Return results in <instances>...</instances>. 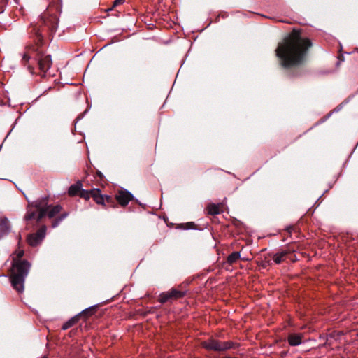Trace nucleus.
<instances>
[{
	"mask_svg": "<svg viewBox=\"0 0 358 358\" xmlns=\"http://www.w3.org/2000/svg\"><path fill=\"white\" fill-rule=\"evenodd\" d=\"M312 45V41L308 37L302 35L300 30L294 29L278 43L275 55L283 69H291L306 62Z\"/></svg>",
	"mask_w": 358,
	"mask_h": 358,
	"instance_id": "f257e3e1",
	"label": "nucleus"
},
{
	"mask_svg": "<svg viewBox=\"0 0 358 358\" xmlns=\"http://www.w3.org/2000/svg\"><path fill=\"white\" fill-rule=\"evenodd\" d=\"M35 46L27 48L23 54L22 64L27 66L31 74H38L44 77L50 69L52 61L50 55H45L40 48L43 43V36L42 31L38 29L35 32Z\"/></svg>",
	"mask_w": 358,
	"mask_h": 358,
	"instance_id": "f03ea898",
	"label": "nucleus"
},
{
	"mask_svg": "<svg viewBox=\"0 0 358 358\" xmlns=\"http://www.w3.org/2000/svg\"><path fill=\"white\" fill-rule=\"evenodd\" d=\"M23 249L18 248L13 254L12 266L9 276L13 288L19 294L24 292L25 278L31 268V263L26 259H21L24 256Z\"/></svg>",
	"mask_w": 358,
	"mask_h": 358,
	"instance_id": "7ed1b4c3",
	"label": "nucleus"
},
{
	"mask_svg": "<svg viewBox=\"0 0 358 358\" xmlns=\"http://www.w3.org/2000/svg\"><path fill=\"white\" fill-rule=\"evenodd\" d=\"M234 343L231 341H220L213 338L204 341L201 345L206 350L214 351H224L233 347Z\"/></svg>",
	"mask_w": 358,
	"mask_h": 358,
	"instance_id": "20e7f679",
	"label": "nucleus"
},
{
	"mask_svg": "<svg viewBox=\"0 0 358 358\" xmlns=\"http://www.w3.org/2000/svg\"><path fill=\"white\" fill-rule=\"evenodd\" d=\"M52 7L49 6L47 13H45L41 16V20L45 27H46L50 33H54L57 31L59 23V17L57 14H50Z\"/></svg>",
	"mask_w": 358,
	"mask_h": 358,
	"instance_id": "39448f33",
	"label": "nucleus"
},
{
	"mask_svg": "<svg viewBox=\"0 0 358 358\" xmlns=\"http://www.w3.org/2000/svg\"><path fill=\"white\" fill-rule=\"evenodd\" d=\"M45 234L46 227L43 225L36 233L29 234L27 238V241L30 246H36L42 242Z\"/></svg>",
	"mask_w": 358,
	"mask_h": 358,
	"instance_id": "423d86ee",
	"label": "nucleus"
},
{
	"mask_svg": "<svg viewBox=\"0 0 358 358\" xmlns=\"http://www.w3.org/2000/svg\"><path fill=\"white\" fill-rule=\"evenodd\" d=\"M34 209L38 210V221H40L46 215L48 202L46 199L37 200L28 205Z\"/></svg>",
	"mask_w": 358,
	"mask_h": 358,
	"instance_id": "0eeeda50",
	"label": "nucleus"
},
{
	"mask_svg": "<svg viewBox=\"0 0 358 358\" xmlns=\"http://www.w3.org/2000/svg\"><path fill=\"white\" fill-rule=\"evenodd\" d=\"M115 199L121 206H126L134 199V196L129 191L121 189L115 194Z\"/></svg>",
	"mask_w": 358,
	"mask_h": 358,
	"instance_id": "6e6552de",
	"label": "nucleus"
},
{
	"mask_svg": "<svg viewBox=\"0 0 358 358\" xmlns=\"http://www.w3.org/2000/svg\"><path fill=\"white\" fill-rule=\"evenodd\" d=\"M92 198L97 204L102 205L103 206H106V202H112V197L110 196L102 194L100 189L99 188L92 189Z\"/></svg>",
	"mask_w": 358,
	"mask_h": 358,
	"instance_id": "1a4fd4ad",
	"label": "nucleus"
},
{
	"mask_svg": "<svg viewBox=\"0 0 358 358\" xmlns=\"http://www.w3.org/2000/svg\"><path fill=\"white\" fill-rule=\"evenodd\" d=\"M179 297V291L176 289L162 293L159 296V301L161 303H165L166 302L171 301L174 299H177Z\"/></svg>",
	"mask_w": 358,
	"mask_h": 358,
	"instance_id": "9d476101",
	"label": "nucleus"
},
{
	"mask_svg": "<svg viewBox=\"0 0 358 358\" xmlns=\"http://www.w3.org/2000/svg\"><path fill=\"white\" fill-rule=\"evenodd\" d=\"M224 202L218 203H210L206 207V212L208 215H217L224 212Z\"/></svg>",
	"mask_w": 358,
	"mask_h": 358,
	"instance_id": "9b49d317",
	"label": "nucleus"
},
{
	"mask_svg": "<svg viewBox=\"0 0 358 358\" xmlns=\"http://www.w3.org/2000/svg\"><path fill=\"white\" fill-rule=\"evenodd\" d=\"M289 253L287 250H282L276 253H268V256L273 259L274 262L277 264H280L285 260V257Z\"/></svg>",
	"mask_w": 358,
	"mask_h": 358,
	"instance_id": "f8f14e48",
	"label": "nucleus"
},
{
	"mask_svg": "<svg viewBox=\"0 0 358 358\" xmlns=\"http://www.w3.org/2000/svg\"><path fill=\"white\" fill-rule=\"evenodd\" d=\"M83 183L81 181L78 180L75 184L71 185L68 189V194L70 196H80L82 190Z\"/></svg>",
	"mask_w": 358,
	"mask_h": 358,
	"instance_id": "ddd939ff",
	"label": "nucleus"
},
{
	"mask_svg": "<svg viewBox=\"0 0 358 358\" xmlns=\"http://www.w3.org/2000/svg\"><path fill=\"white\" fill-rule=\"evenodd\" d=\"M302 334H291L287 337V342L291 346H298L302 343Z\"/></svg>",
	"mask_w": 358,
	"mask_h": 358,
	"instance_id": "4468645a",
	"label": "nucleus"
},
{
	"mask_svg": "<svg viewBox=\"0 0 358 358\" xmlns=\"http://www.w3.org/2000/svg\"><path fill=\"white\" fill-rule=\"evenodd\" d=\"M62 207L60 205L47 206L46 215L49 218H53L62 211Z\"/></svg>",
	"mask_w": 358,
	"mask_h": 358,
	"instance_id": "2eb2a0df",
	"label": "nucleus"
},
{
	"mask_svg": "<svg viewBox=\"0 0 358 358\" xmlns=\"http://www.w3.org/2000/svg\"><path fill=\"white\" fill-rule=\"evenodd\" d=\"M9 231V221L6 217H4L0 220V238L7 235Z\"/></svg>",
	"mask_w": 358,
	"mask_h": 358,
	"instance_id": "dca6fc26",
	"label": "nucleus"
},
{
	"mask_svg": "<svg viewBox=\"0 0 358 358\" xmlns=\"http://www.w3.org/2000/svg\"><path fill=\"white\" fill-rule=\"evenodd\" d=\"M80 319V314H77L75 316L70 318L69 320H67L66 322L63 324L62 326V330H66L69 329L70 327H73L76 324H77Z\"/></svg>",
	"mask_w": 358,
	"mask_h": 358,
	"instance_id": "f3484780",
	"label": "nucleus"
},
{
	"mask_svg": "<svg viewBox=\"0 0 358 358\" xmlns=\"http://www.w3.org/2000/svg\"><path fill=\"white\" fill-rule=\"evenodd\" d=\"M24 220L27 221L36 220L38 221V210L34 209L31 207L27 206V213L24 216Z\"/></svg>",
	"mask_w": 358,
	"mask_h": 358,
	"instance_id": "a211bd4d",
	"label": "nucleus"
},
{
	"mask_svg": "<svg viewBox=\"0 0 358 358\" xmlns=\"http://www.w3.org/2000/svg\"><path fill=\"white\" fill-rule=\"evenodd\" d=\"M241 259V252H234L230 254L224 264L232 265Z\"/></svg>",
	"mask_w": 358,
	"mask_h": 358,
	"instance_id": "6ab92c4d",
	"label": "nucleus"
},
{
	"mask_svg": "<svg viewBox=\"0 0 358 358\" xmlns=\"http://www.w3.org/2000/svg\"><path fill=\"white\" fill-rule=\"evenodd\" d=\"M95 306H91L83 310L79 314H80V318L83 317L84 320H86L88 317L92 315L95 312Z\"/></svg>",
	"mask_w": 358,
	"mask_h": 358,
	"instance_id": "aec40b11",
	"label": "nucleus"
},
{
	"mask_svg": "<svg viewBox=\"0 0 358 358\" xmlns=\"http://www.w3.org/2000/svg\"><path fill=\"white\" fill-rule=\"evenodd\" d=\"M69 215L68 212H64L61 213L57 217H56L52 222V227L53 228L57 227L60 222L64 220Z\"/></svg>",
	"mask_w": 358,
	"mask_h": 358,
	"instance_id": "412c9836",
	"label": "nucleus"
},
{
	"mask_svg": "<svg viewBox=\"0 0 358 358\" xmlns=\"http://www.w3.org/2000/svg\"><path fill=\"white\" fill-rule=\"evenodd\" d=\"M180 229L189 230V229H198L197 225L194 222H189L187 223H180Z\"/></svg>",
	"mask_w": 358,
	"mask_h": 358,
	"instance_id": "4be33fe9",
	"label": "nucleus"
},
{
	"mask_svg": "<svg viewBox=\"0 0 358 358\" xmlns=\"http://www.w3.org/2000/svg\"><path fill=\"white\" fill-rule=\"evenodd\" d=\"M92 196V189L90 190L83 189L80 192V197L88 201Z\"/></svg>",
	"mask_w": 358,
	"mask_h": 358,
	"instance_id": "5701e85b",
	"label": "nucleus"
},
{
	"mask_svg": "<svg viewBox=\"0 0 358 358\" xmlns=\"http://www.w3.org/2000/svg\"><path fill=\"white\" fill-rule=\"evenodd\" d=\"M124 1L125 0H115L113 2V5H112V7L110 8H108L106 10L107 11H109V10H113L114 8L117 7V6H120V5H122L124 3Z\"/></svg>",
	"mask_w": 358,
	"mask_h": 358,
	"instance_id": "b1692460",
	"label": "nucleus"
},
{
	"mask_svg": "<svg viewBox=\"0 0 358 358\" xmlns=\"http://www.w3.org/2000/svg\"><path fill=\"white\" fill-rule=\"evenodd\" d=\"M96 176L99 178V180H98L99 183L101 184V183L105 182V180H104L105 177H104L103 174L100 171L97 170L96 171Z\"/></svg>",
	"mask_w": 358,
	"mask_h": 358,
	"instance_id": "393cba45",
	"label": "nucleus"
},
{
	"mask_svg": "<svg viewBox=\"0 0 358 358\" xmlns=\"http://www.w3.org/2000/svg\"><path fill=\"white\" fill-rule=\"evenodd\" d=\"M266 259H267V257H265V259L264 261V266H266L267 265H270L269 260H266Z\"/></svg>",
	"mask_w": 358,
	"mask_h": 358,
	"instance_id": "a878e982",
	"label": "nucleus"
},
{
	"mask_svg": "<svg viewBox=\"0 0 358 358\" xmlns=\"http://www.w3.org/2000/svg\"><path fill=\"white\" fill-rule=\"evenodd\" d=\"M165 222H166V224H167V225H169V224H170V225H173V224H172V223H169V221H168L167 220H165Z\"/></svg>",
	"mask_w": 358,
	"mask_h": 358,
	"instance_id": "bb28decb",
	"label": "nucleus"
},
{
	"mask_svg": "<svg viewBox=\"0 0 358 358\" xmlns=\"http://www.w3.org/2000/svg\"><path fill=\"white\" fill-rule=\"evenodd\" d=\"M242 259H243V260H244V261H248V259H247V258H244V257H243V258H242Z\"/></svg>",
	"mask_w": 358,
	"mask_h": 358,
	"instance_id": "cd10ccee",
	"label": "nucleus"
},
{
	"mask_svg": "<svg viewBox=\"0 0 358 358\" xmlns=\"http://www.w3.org/2000/svg\"><path fill=\"white\" fill-rule=\"evenodd\" d=\"M90 173H89L88 171H86V175L88 176L90 175Z\"/></svg>",
	"mask_w": 358,
	"mask_h": 358,
	"instance_id": "c85d7f7f",
	"label": "nucleus"
},
{
	"mask_svg": "<svg viewBox=\"0 0 358 358\" xmlns=\"http://www.w3.org/2000/svg\"><path fill=\"white\" fill-rule=\"evenodd\" d=\"M176 228H178L179 227L178 224H176Z\"/></svg>",
	"mask_w": 358,
	"mask_h": 358,
	"instance_id": "c756f323",
	"label": "nucleus"
}]
</instances>
